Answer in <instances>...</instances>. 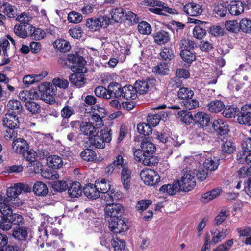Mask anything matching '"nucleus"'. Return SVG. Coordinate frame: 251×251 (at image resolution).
<instances>
[{
	"label": "nucleus",
	"mask_w": 251,
	"mask_h": 251,
	"mask_svg": "<svg viewBox=\"0 0 251 251\" xmlns=\"http://www.w3.org/2000/svg\"><path fill=\"white\" fill-rule=\"evenodd\" d=\"M40 99L47 103L53 104L55 103L54 96L56 94L57 88L53 84L44 82L38 86Z\"/></svg>",
	"instance_id": "nucleus-1"
},
{
	"label": "nucleus",
	"mask_w": 251,
	"mask_h": 251,
	"mask_svg": "<svg viewBox=\"0 0 251 251\" xmlns=\"http://www.w3.org/2000/svg\"><path fill=\"white\" fill-rule=\"evenodd\" d=\"M144 156V165L151 166L157 163L156 157L153 155L155 150L154 145L149 141H143L141 145Z\"/></svg>",
	"instance_id": "nucleus-2"
},
{
	"label": "nucleus",
	"mask_w": 251,
	"mask_h": 251,
	"mask_svg": "<svg viewBox=\"0 0 251 251\" xmlns=\"http://www.w3.org/2000/svg\"><path fill=\"white\" fill-rule=\"evenodd\" d=\"M145 5L152 7L149 9L152 13L160 15H166V13L171 14H177L176 11L170 8L167 6V4L158 0H146Z\"/></svg>",
	"instance_id": "nucleus-3"
},
{
	"label": "nucleus",
	"mask_w": 251,
	"mask_h": 251,
	"mask_svg": "<svg viewBox=\"0 0 251 251\" xmlns=\"http://www.w3.org/2000/svg\"><path fill=\"white\" fill-rule=\"evenodd\" d=\"M182 176L180 180H177L180 185V189L182 191L188 192L192 190L196 185L195 176L192 172L186 168L182 172Z\"/></svg>",
	"instance_id": "nucleus-4"
},
{
	"label": "nucleus",
	"mask_w": 251,
	"mask_h": 251,
	"mask_svg": "<svg viewBox=\"0 0 251 251\" xmlns=\"http://www.w3.org/2000/svg\"><path fill=\"white\" fill-rule=\"evenodd\" d=\"M67 66L73 72L78 70L81 72H86V68L84 67L85 61L81 56L77 54H69L67 57Z\"/></svg>",
	"instance_id": "nucleus-5"
},
{
	"label": "nucleus",
	"mask_w": 251,
	"mask_h": 251,
	"mask_svg": "<svg viewBox=\"0 0 251 251\" xmlns=\"http://www.w3.org/2000/svg\"><path fill=\"white\" fill-rule=\"evenodd\" d=\"M124 211V207L120 203H107L104 208L105 219H118L122 216Z\"/></svg>",
	"instance_id": "nucleus-6"
},
{
	"label": "nucleus",
	"mask_w": 251,
	"mask_h": 251,
	"mask_svg": "<svg viewBox=\"0 0 251 251\" xmlns=\"http://www.w3.org/2000/svg\"><path fill=\"white\" fill-rule=\"evenodd\" d=\"M165 108L166 106L165 105L155 108L154 109L156 110V111H152L148 114L147 118V123L150 126L155 127L161 120L166 118L168 114L164 111H159L160 109H165Z\"/></svg>",
	"instance_id": "nucleus-7"
},
{
	"label": "nucleus",
	"mask_w": 251,
	"mask_h": 251,
	"mask_svg": "<svg viewBox=\"0 0 251 251\" xmlns=\"http://www.w3.org/2000/svg\"><path fill=\"white\" fill-rule=\"evenodd\" d=\"M115 89V97L116 98L122 96L126 100H133L137 97L136 91L132 85H126L121 89L119 84L117 83Z\"/></svg>",
	"instance_id": "nucleus-8"
},
{
	"label": "nucleus",
	"mask_w": 251,
	"mask_h": 251,
	"mask_svg": "<svg viewBox=\"0 0 251 251\" xmlns=\"http://www.w3.org/2000/svg\"><path fill=\"white\" fill-rule=\"evenodd\" d=\"M140 177L145 184L148 185H153L160 180V176L157 172L151 169L143 170L140 173Z\"/></svg>",
	"instance_id": "nucleus-9"
},
{
	"label": "nucleus",
	"mask_w": 251,
	"mask_h": 251,
	"mask_svg": "<svg viewBox=\"0 0 251 251\" xmlns=\"http://www.w3.org/2000/svg\"><path fill=\"white\" fill-rule=\"evenodd\" d=\"M116 86H117V83L112 82L108 85L107 89L102 86H98L95 89V94L97 97L109 99L113 95L115 96Z\"/></svg>",
	"instance_id": "nucleus-10"
},
{
	"label": "nucleus",
	"mask_w": 251,
	"mask_h": 251,
	"mask_svg": "<svg viewBox=\"0 0 251 251\" xmlns=\"http://www.w3.org/2000/svg\"><path fill=\"white\" fill-rule=\"evenodd\" d=\"M106 220L108 222L110 230L115 233H120L128 229L126 221L124 219L118 218V219L112 218Z\"/></svg>",
	"instance_id": "nucleus-11"
},
{
	"label": "nucleus",
	"mask_w": 251,
	"mask_h": 251,
	"mask_svg": "<svg viewBox=\"0 0 251 251\" xmlns=\"http://www.w3.org/2000/svg\"><path fill=\"white\" fill-rule=\"evenodd\" d=\"M33 28V27L31 24L19 23L15 25L14 32L19 37L25 39L30 35H32Z\"/></svg>",
	"instance_id": "nucleus-12"
},
{
	"label": "nucleus",
	"mask_w": 251,
	"mask_h": 251,
	"mask_svg": "<svg viewBox=\"0 0 251 251\" xmlns=\"http://www.w3.org/2000/svg\"><path fill=\"white\" fill-rule=\"evenodd\" d=\"M238 120L241 124L251 126V105H244L241 108Z\"/></svg>",
	"instance_id": "nucleus-13"
},
{
	"label": "nucleus",
	"mask_w": 251,
	"mask_h": 251,
	"mask_svg": "<svg viewBox=\"0 0 251 251\" xmlns=\"http://www.w3.org/2000/svg\"><path fill=\"white\" fill-rule=\"evenodd\" d=\"M212 127L214 131L221 135H226L229 131L227 124L222 119L215 120L212 123Z\"/></svg>",
	"instance_id": "nucleus-14"
},
{
	"label": "nucleus",
	"mask_w": 251,
	"mask_h": 251,
	"mask_svg": "<svg viewBox=\"0 0 251 251\" xmlns=\"http://www.w3.org/2000/svg\"><path fill=\"white\" fill-rule=\"evenodd\" d=\"M2 121L3 125L8 129H14L18 127L19 124L18 118L10 112L5 115Z\"/></svg>",
	"instance_id": "nucleus-15"
},
{
	"label": "nucleus",
	"mask_w": 251,
	"mask_h": 251,
	"mask_svg": "<svg viewBox=\"0 0 251 251\" xmlns=\"http://www.w3.org/2000/svg\"><path fill=\"white\" fill-rule=\"evenodd\" d=\"M230 230L229 229H222L219 230L217 228L213 229L211 231L212 235L211 243L215 245L222 241L229 234Z\"/></svg>",
	"instance_id": "nucleus-16"
},
{
	"label": "nucleus",
	"mask_w": 251,
	"mask_h": 251,
	"mask_svg": "<svg viewBox=\"0 0 251 251\" xmlns=\"http://www.w3.org/2000/svg\"><path fill=\"white\" fill-rule=\"evenodd\" d=\"M74 73L72 74L69 76V80L73 85L81 87L85 83V77L84 73L85 72H81L78 70L74 72Z\"/></svg>",
	"instance_id": "nucleus-17"
},
{
	"label": "nucleus",
	"mask_w": 251,
	"mask_h": 251,
	"mask_svg": "<svg viewBox=\"0 0 251 251\" xmlns=\"http://www.w3.org/2000/svg\"><path fill=\"white\" fill-rule=\"evenodd\" d=\"M79 127L81 133L85 135L94 136L98 134L99 132V129L89 122H82Z\"/></svg>",
	"instance_id": "nucleus-18"
},
{
	"label": "nucleus",
	"mask_w": 251,
	"mask_h": 251,
	"mask_svg": "<svg viewBox=\"0 0 251 251\" xmlns=\"http://www.w3.org/2000/svg\"><path fill=\"white\" fill-rule=\"evenodd\" d=\"M131 172L127 167H124L121 173V180L124 188L128 191L131 185Z\"/></svg>",
	"instance_id": "nucleus-19"
},
{
	"label": "nucleus",
	"mask_w": 251,
	"mask_h": 251,
	"mask_svg": "<svg viewBox=\"0 0 251 251\" xmlns=\"http://www.w3.org/2000/svg\"><path fill=\"white\" fill-rule=\"evenodd\" d=\"M183 11L191 16H197L200 15L202 9L200 5L195 3H189L183 7Z\"/></svg>",
	"instance_id": "nucleus-20"
},
{
	"label": "nucleus",
	"mask_w": 251,
	"mask_h": 251,
	"mask_svg": "<svg viewBox=\"0 0 251 251\" xmlns=\"http://www.w3.org/2000/svg\"><path fill=\"white\" fill-rule=\"evenodd\" d=\"M194 121L199 124L201 127L203 128L208 126L210 122V117L207 113L199 112L194 115Z\"/></svg>",
	"instance_id": "nucleus-21"
},
{
	"label": "nucleus",
	"mask_w": 251,
	"mask_h": 251,
	"mask_svg": "<svg viewBox=\"0 0 251 251\" xmlns=\"http://www.w3.org/2000/svg\"><path fill=\"white\" fill-rule=\"evenodd\" d=\"M12 148L13 151L16 153L23 154L28 149V145L25 140L18 138L13 141Z\"/></svg>",
	"instance_id": "nucleus-22"
},
{
	"label": "nucleus",
	"mask_w": 251,
	"mask_h": 251,
	"mask_svg": "<svg viewBox=\"0 0 251 251\" xmlns=\"http://www.w3.org/2000/svg\"><path fill=\"white\" fill-rule=\"evenodd\" d=\"M159 191L167 195H172L181 190L180 189V185L176 181L174 182L172 184L163 185L160 188Z\"/></svg>",
	"instance_id": "nucleus-23"
},
{
	"label": "nucleus",
	"mask_w": 251,
	"mask_h": 251,
	"mask_svg": "<svg viewBox=\"0 0 251 251\" xmlns=\"http://www.w3.org/2000/svg\"><path fill=\"white\" fill-rule=\"evenodd\" d=\"M23 156L26 159L29 161L31 165H36L40 170H42V166L39 162L35 161L36 153L32 149H27L23 154Z\"/></svg>",
	"instance_id": "nucleus-24"
},
{
	"label": "nucleus",
	"mask_w": 251,
	"mask_h": 251,
	"mask_svg": "<svg viewBox=\"0 0 251 251\" xmlns=\"http://www.w3.org/2000/svg\"><path fill=\"white\" fill-rule=\"evenodd\" d=\"M9 40L13 46H15V43L14 40L9 35H7V38H1L0 39V55L1 53V50H2L3 54L5 56H9Z\"/></svg>",
	"instance_id": "nucleus-25"
},
{
	"label": "nucleus",
	"mask_w": 251,
	"mask_h": 251,
	"mask_svg": "<svg viewBox=\"0 0 251 251\" xmlns=\"http://www.w3.org/2000/svg\"><path fill=\"white\" fill-rule=\"evenodd\" d=\"M229 6V12L232 15L238 16L244 12V4L240 1H232Z\"/></svg>",
	"instance_id": "nucleus-26"
},
{
	"label": "nucleus",
	"mask_w": 251,
	"mask_h": 251,
	"mask_svg": "<svg viewBox=\"0 0 251 251\" xmlns=\"http://www.w3.org/2000/svg\"><path fill=\"white\" fill-rule=\"evenodd\" d=\"M7 107L8 112L16 116L20 114L23 110V106L21 102L16 100H10L7 105Z\"/></svg>",
	"instance_id": "nucleus-27"
},
{
	"label": "nucleus",
	"mask_w": 251,
	"mask_h": 251,
	"mask_svg": "<svg viewBox=\"0 0 251 251\" xmlns=\"http://www.w3.org/2000/svg\"><path fill=\"white\" fill-rule=\"evenodd\" d=\"M83 192L88 198L93 199H97L100 196L99 191L96 189V184L94 185L91 183L88 184L84 188Z\"/></svg>",
	"instance_id": "nucleus-28"
},
{
	"label": "nucleus",
	"mask_w": 251,
	"mask_h": 251,
	"mask_svg": "<svg viewBox=\"0 0 251 251\" xmlns=\"http://www.w3.org/2000/svg\"><path fill=\"white\" fill-rule=\"evenodd\" d=\"M47 163L50 167L56 169L63 166V161L62 158L59 156L50 155L48 157Z\"/></svg>",
	"instance_id": "nucleus-29"
},
{
	"label": "nucleus",
	"mask_w": 251,
	"mask_h": 251,
	"mask_svg": "<svg viewBox=\"0 0 251 251\" xmlns=\"http://www.w3.org/2000/svg\"><path fill=\"white\" fill-rule=\"evenodd\" d=\"M33 191L37 196H45L48 193V188L43 182L37 181L33 185Z\"/></svg>",
	"instance_id": "nucleus-30"
},
{
	"label": "nucleus",
	"mask_w": 251,
	"mask_h": 251,
	"mask_svg": "<svg viewBox=\"0 0 251 251\" xmlns=\"http://www.w3.org/2000/svg\"><path fill=\"white\" fill-rule=\"evenodd\" d=\"M12 205L9 203L7 199H4L0 202V211L3 215V217H7L11 214L13 211Z\"/></svg>",
	"instance_id": "nucleus-31"
},
{
	"label": "nucleus",
	"mask_w": 251,
	"mask_h": 251,
	"mask_svg": "<svg viewBox=\"0 0 251 251\" xmlns=\"http://www.w3.org/2000/svg\"><path fill=\"white\" fill-rule=\"evenodd\" d=\"M153 39L156 44L162 45L168 42L170 37L167 32L161 30L154 34Z\"/></svg>",
	"instance_id": "nucleus-32"
},
{
	"label": "nucleus",
	"mask_w": 251,
	"mask_h": 251,
	"mask_svg": "<svg viewBox=\"0 0 251 251\" xmlns=\"http://www.w3.org/2000/svg\"><path fill=\"white\" fill-rule=\"evenodd\" d=\"M222 189L215 188L212 190L203 194L202 196L201 201L203 202L207 203L210 200L217 197L221 193Z\"/></svg>",
	"instance_id": "nucleus-33"
},
{
	"label": "nucleus",
	"mask_w": 251,
	"mask_h": 251,
	"mask_svg": "<svg viewBox=\"0 0 251 251\" xmlns=\"http://www.w3.org/2000/svg\"><path fill=\"white\" fill-rule=\"evenodd\" d=\"M68 192L69 196L71 197H77L81 195L82 190L80 188V184L77 182L72 183L68 187Z\"/></svg>",
	"instance_id": "nucleus-34"
},
{
	"label": "nucleus",
	"mask_w": 251,
	"mask_h": 251,
	"mask_svg": "<svg viewBox=\"0 0 251 251\" xmlns=\"http://www.w3.org/2000/svg\"><path fill=\"white\" fill-rule=\"evenodd\" d=\"M222 151L223 153L227 154H231L235 150V147L234 144L229 140L226 139L222 140V144L221 145Z\"/></svg>",
	"instance_id": "nucleus-35"
},
{
	"label": "nucleus",
	"mask_w": 251,
	"mask_h": 251,
	"mask_svg": "<svg viewBox=\"0 0 251 251\" xmlns=\"http://www.w3.org/2000/svg\"><path fill=\"white\" fill-rule=\"evenodd\" d=\"M176 115L180 121L186 124H190L194 121V116L190 112L181 110L178 111Z\"/></svg>",
	"instance_id": "nucleus-36"
},
{
	"label": "nucleus",
	"mask_w": 251,
	"mask_h": 251,
	"mask_svg": "<svg viewBox=\"0 0 251 251\" xmlns=\"http://www.w3.org/2000/svg\"><path fill=\"white\" fill-rule=\"evenodd\" d=\"M219 165V160L215 157H209L205 159L203 166L207 170L214 171L218 168Z\"/></svg>",
	"instance_id": "nucleus-37"
},
{
	"label": "nucleus",
	"mask_w": 251,
	"mask_h": 251,
	"mask_svg": "<svg viewBox=\"0 0 251 251\" xmlns=\"http://www.w3.org/2000/svg\"><path fill=\"white\" fill-rule=\"evenodd\" d=\"M54 45L60 52H66L71 48L69 42L63 39L56 40Z\"/></svg>",
	"instance_id": "nucleus-38"
},
{
	"label": "nucleus",
	"mask_w": 251,
	"mask_h": 251,
	"mask_svg": "<svg viewBox=\"0 0 251 251\" xmlns=\"http://www.w3.org/2000/svg\"><path fill=\"white\" fill-rule=\"evenodd\" d=\"M86 26L91 30L96 31L101 28L99 18H89L87 20Z\"/></svg>",
	"instance_id": "nucleus-39"
},
{
	"label": "nucleus",
	"mask_w": 251,
	"mask_h": 251,
	"mask_svg": "<svg viewBox=\"0 0 251 251\" xmlns=\"http://www.w3.org/2000/svg\"><path fill=\"white\" fill-rule=\"evenodd\" d=\"M12 235L14 238L19 240H25L27 237V228L24 227H19L13 230Z\"/></svg>",
	"instance_id": "nucleus-40"
},
{
	"label": "nucleus",
	"mask_w": 251,
	"mask_h": 251,
	"mask_svg": "<svg viewBox=\"0 0 251 251\" xmlns=\"http://www.w3.org/2000/svg\"><path fill=\"white\" fill-rule=\"evenodd\" d=\"M134 88L136 91V93L138 92L140 94H144L148 91L149 85L146 81L138 80L135 82Z\"/></svg>",
	"instance_id": "nucleus-41"
},
{
	"label": "nucleus",
	"mask_w": 251,
	"mask_h": 251,
	"mask_svg": "<svg viewBox=\"0 0 251 251\" xmlns=\"http://www.w3.org/2000/svg\"><path fill=\"white\" fill-rule=\"evenodd\" d=\"M20 194V188H18L17 184H14L13 186L7 188L6 191L7 197L4 199H7L10 201L11 199L16 198Z\"/></svg>",
	"instance_id": "nucleus-42"
},
{
	"label": "nucleus",
	"mask_w": 251,
	"mask_h": 251,
	"mask_svg": "<svg viewBox=\"0 0 251 251\" xmlns=\"http://www.w3.org/2000/svg\"><path fill=\"white\" fill-rule=\"evenodd\" d=\"M229 215V211L226 208H223L219 214L215 217L213 223L215 225L218 226L224 221Z\"/></svg>",
	"instance_id": "nucleus-43"
},
{
	"label": "nucleus",
	"mask_w": 251,
	"mask_h": 251,
	"mask_svg": "<svg viewBox=\"0 0 251 251\" xmlns=\"http://www.w3.org/2000/svg\"><path fill=\"white\" fill-rule=\"evenodd\" d=\"M225 107L223 102L220 100H215L208 105V110L211 112L217 113L222 111Z\"/></svg>",
	"instance_id": "nucleus-44"
},
{
	"label": "nucleus",
	"mask_w": 251,
	"mask_h": 251,
	"mask_svg": "<svg viewBox=\"0 0 251 251\" xmlns=\"http://www.w3.org/2000/svg\"><path fill=\"white\" fill-rule=\"evenodd\" d=\"M178 97L183 100L191 99L194 95V92L190 88L181 87L177 93Z\"/></svg>",
	"instance_id": "nucleus-45"
},
{
	"label": "nucleus",
	"mask_w": 251,
	"mask_h": 251,
	"mask_svg": "<svg viewBox=\"0 0 251 251\" xmlns=\"http://www.w3.org/2000/svg\"><path fill=\"white\" fill-rule=\"evenodd\" d=\"M109 241H110L115 251H122L125 248L126 243L123 240L116 237L112 239L109 238Z\"/></svg>",
	"instance_id": "nucleus-46"
},
{
	"label": "nucleus",
	"mask_w": 251,
	"mask_h": 251,
	"mask_svg": "<svg viewBox=\"0 0 251 251\" xmlns=\"http://www.w3.org/2000/svg\"><path fill=\"white\" fill-rule=\"evenodd\" d=\"M4 7L3 12L9 18H12L16 17L17 9L11 5L7 3H2Z\"/></svg>",
	"instance_id": "nucleus-47"
},
{
	"label": "nucleus",
	"mask_w": 251,
	"mask_h": 251,
	"mask_svg": "<svg viewBox=\"0 0 251 251\" xmlns=\"http://www.w3.org/2000/svg\"><path fill=\"white\" fill-rule=\"evenodd\" d=\"M137 130L138 132L145 136L149 135L152 133V129L151 126L146 123H142L138 124Z\"/></svg>",
	"instance_id": "nucleus-48"
},
{
	"label": "nucleus",
	"mask_w": 251,
	"mask_h": 251,
	"mask_svg": "<svg viewBox=\"0 0 251 251\" xmlns=\"http://www.w3.org/2000/svg\"><path fill=\"white\" fill-rule=\"evenodd\" d=\"M180 48L183 50H190L194 48L195 43L193 41L189 39H182L179 43Z\"/></svg>",
	"instance_id": "nucleus-49"
},
{
	"label": "nucleus",
	"mask_w": 251,
	"mask_h": 251,
	"mask_svg": "<svg viewBox=\"0 0 251 251\" xmlns=\"http://www.w3.org/2000/svg\"><path fill=\"white\" fill-rule=\"evenodd\" d=\"M96 185V189H98L99 191V195L100 193H104L107 192L110 189V184L109 182L107 183V180L102 179L100 182L96 181L95 183Z\"/></svg>",
	"instance_id": "nucleus-50"
},
{
	"label": "nucleus",
	"mask_w": 251,
	"mask_h": 251,
	"mask_svg": "<svg viewBox=\"0 0 251 251\" xmlns=\"http://www.w3.org/2000/svg\"><path fill=\"white\" fill-rule=\"evenodd\" d=\"M89 142L91 145L97 148H103L105 146V144L99 136L95 135L90 137Z\"/></svg>",
	"instance_id": "nucleus-51"
},
{
	"label": "nucleus",
	"mask_w": 251,
	"mask_h": 251,
	"mask_svg": "<svg viewBox=\"0 0 251 251\" xmlns=\"http://www.w3.org/2000/svg\"><path fill=\"white\" fill-rule=\"evenodd\" d=\"M239 28L246 33H251V20L247 18L242 19L239 23Z\"/></svg>",
	"instance_id": "nucleus-52"
},
{
	"label": "nucleus",
	"mask_w": 251,
	"mask_h": 251,
	"mask_svg": "<svg viewBox=\"0 0 251 251\" xmlns=\"http://www.w3.org/2000/svg\"><path fill=\"white\" fill-rule=\"evenodd\" d=\"M139 32L142 34L149 35L151 32V27L150 25L146 21H142L138 25Z\"/></svg>",
	"instance_id": "nucleus-53"
},
{
	"label": "nucleus",
	"mask_w": 251,
	"mask_h": 251,
	"mask_svg": "<svg viewBox=\"0 0 251 251\" xmlns=\"http://www.w3.org/2000/svg\"><path fill=\"white\" fill-rule=\"evenodd\" d=\"M227 8L225 3L220 2L215 4L214 11L220 17H224L227 13Z\"/></svg>",
	"instance_id": "nucleus-54"
},
{
	"label": "nucleus",
	"mask_w": 251,
	"mask_h": 251,
	"mask_svg": "<svg viewBox=\"0 0 251 251\" xmlns=\"http://www.w3.org/2000/svg\"><path fill=\"white\" fill-rule=\"evenodd\" d=\"M238 111L239 109L236 107L228 106L224 109L222 114L224 117L229 118L234 117Z\"/></svg>",
	"instance_id": "nucleus-55"
},
{
	"label": "nucleus",
	"mask_w": 251,
	"mask_h": 251,
	"mask_svg": "<svg viewBox=\"0 0 251 251\" xmlns=\"http://www.w3.org/2000/svg\"><path fill=\"white\" fill-rule=\"evenodd\" d=\"M25 108L32 114H36L40 112V106L37 103L27 101L25 102Z\"/></svg>",
	"instance_id": "nucleus-56"
},
{
	"label": "nucleus",
	"mask_w": 251,
	"mask_h": 251,
	"mask_svg": "<svg viewBox=\"0 0 251 251\" xmlns=\"http://www.w3.org/2000/svg\"><path fill=\"white\" fill-rule=\"evenodd\" d=\"M125 10L122 8H117L112 10L111 15V19L116 22H119L124 16Z\"/></svg>",
	"instance_id": "nucleus-57"
},
{
	"label": "nucleus",
	"mask_w": 251,
	"mask_h": 251,
	"mask_svg": "<svg viewBox=\"0 0 251 251\" xmlns=\"http://www.w3.org/2000/svg\"><path fill=\"white\" fill-rule=\"evenodd\" d=\"M226 29L231 32H236L239 30V25L236 20H229L225 24Z\"/></svg>",
	"instance_id": "nucleus-58"
},
{
	"label": "nucleus",
	"mask_w": 251,
	"mask_h": 251,
	"mask_svg": "<svg viewBox=\"0 0 251 251\" xmlns=\"http://www.w3.org/2000/svg\"><path fill=\"white\" fill-rule=\"evenodd\" d=\"M68 187L66 182L63 180L56 181L52 183V187L54 191L62 192L65 191Z\"/></svg>",
	"instance_id": "nucleus-59"
},
{
	"label": "nucleus",
	"mask_w": 251,
	"mask_h": 251,
	"mask_svg": "<svg viewBox=\"0 0 251 251\" xmlns=\"http://www.w3.org/2000/svg\"><path fill=\"white\" fill-rule=\"evenodd\" d=\"M81 156L84 160L91 161L95 158L96 153L90 149H86L82 151Z\"/></svg>",
	"instance_id": "nucleus-60"
},
{
	"label": "nucleus",
	"mask_w": 251,
	"mask_h": 251,
	"mask_svg": "<svg viewBox=\"0 0 251 251\" xmlns=\"http://www.w3.org/2000/svg\"><path fill=\"white\" fill-rule=\"evenodd\" d=\"M6 220L11 224L14 225H19L23 223V218L22 216L18 214L12 213L10 214L7 217Z\"/></svg>",
	"instance_id": "nucleus-61"
},
{
	"label": "nucleus",
	"mask_w": 251,
	"mask_h": 251,
	"mask_svg": "<svg viewBox=\"0 0 251 251\" xmlns=\"http://www.w3.org/2000/svg\"><path fill=\"white\" fill-rule=\"evenodd\" d=\"M180 56L184 61L191 63L195 60V55L190 50L181 51Z\"/></svg>",
	"instance_id": "nucleus-62"
},
{
	"label": "nucleus",
	"mask_w": 251,
	"mask_h": 251,
	"mask_svg": "<svg viewBox=\"0 0 251 251\" xmlns=\"http://www.w3.org/2000/svg\"><path fill=\"white\" fill-rule=\"evenodd\" d=\"M168 71V66L166 63H161L152 69L153 72L158 73L161 75H165Z\"/></svg>",
	"instance_id": "nucleus-63"
},
{
	"label": "nucleus",
	"mask_w": 251,
	"mask_h": 251,
	"mask_svg": "<svg viewBox=\"0 0 251 251\" xmlns=\"http://www.w3.org/2000/svg\"><path fill=\"white\" fill-rule=\"evenodd\" d=\"M233 243L234 240L233 239L228 240L219 245L213 251H227L230 249Z\"/></svg>",
	"instance_id": "nucleus-64"
}]
</instances>
